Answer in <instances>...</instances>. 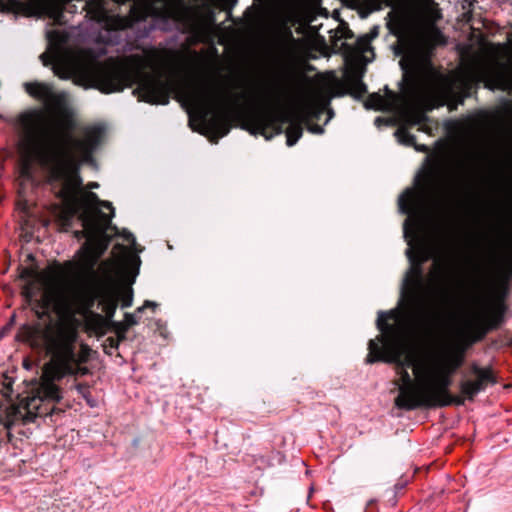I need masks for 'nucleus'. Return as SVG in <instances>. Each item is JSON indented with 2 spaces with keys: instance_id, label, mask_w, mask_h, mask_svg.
<instances>
[{
  "instance_id": "obj_1",
  "label": "nucleus",
  "mask_w": 512,
  "mask_h": 512,
  "mask_svg": "<svg viewBox=\"0 0 512 512\" xmlns=\"http://www.w3.org/2000/svg\"><path fill=\"white\" fill-rule=\"evenodd\" d=\"M406 255L410 267L402 280L398 305L387 312H378L376 326L381 334L376 339L369 340V353L365 362L372 364L383 361L395 365L396 369L413 368L417 375L420 367L417 365L415 357L411 354L404 356V352L394 340L395 328L389 321H398L403 314L410 324L421 328H430L435 320L436 311L434 303L420 292L423 287L421 262H417L411 249L406 250Z\"/></svg>"
},
{
  "instance_id": "obj_2",
  "label": "nucleus",
  "mask_w": 512,
  "mask_h": 512,
  "mask_svg": "<svg viewBox=\"0 0 512 512\" xmlns=\"http://www.w3.org/2000/svg\"><path fill=\"white\" fill-rule=\"evenodd\" d=\"M35 10L59 25H66L69 20L66 14L83 13L85 19L94 22L95 40L107 46L122 45L123 51L141 50L137 41L128 40L129 29L132 28L133 17L120 15L119 0H28ZM20 0H0V11L18 12L22 9Z\"/></svg>"
},
{
  "instance_id": "obj_3",
  "label": "nucleus",
  "mask_w": 512,
  "mask_h": 512,
  "mask_svg": "<svg viewBox=\"0 0 512 512\" xmlns=\"http://www.w3.org/2000/svg\"><path fill=\"white\" fill-rule=\"evenodd\" d=\"M34 283L26 284L21 292L25 303L39 320L32 324L24 323L19 327L16 339L27 343L33 349L43 350L54 359L61 360L72 352L70 340L61 326L55 327L52 312L60 313L61 308L55 303L53 295L45 293L36 297Z\"/></svg>"
},
{
  "instance_id": "obj_4",
  "label": "nucleus",
  "mask_w": 512,
  "mask_h": 512,
  "mask_svg": "<svg viewBox=\"0 0 512 512\" xmlns=\"http://www.w3.org/2000/svg\"><path fill=\"white\" fill-rule=\"evenodd\" d=\"M470 373L475 379H463L459 383V389L463 397H455L450 392L453 383V375L443 367H437L431 384L422 393L423 407H445L452 404L463 405L465 399L473 401L476 395L486 387L496 383V378L491 368H482L477 363L470 365Z\"/></svg>"
},
{
  "instance_id": "obj_5",
  "label": "nucleus",
  "mask_w": 512,
  "mask_h": 512,
  "mask_svg": "<svg viewBox=\"0 0 512 512\" xmlns=\"http://www.w3.org/2000/svg\"><path fill=\"white\" fill-rule=\"evenodd\" d=\"M25 91L36 100L43 103L45 108L53 113L64 112L68 106V95L65 92H56L54 86L44 82H26Z\"/></svg>"
},
{
  "instance_id": "obj_6",
  "label": "nucleus",
  "mask_w": 512,
  "mask_h": 512,
  "mask_svg": "<svg viewBox=\"0 0 512 512\" xmlns=\"http://www.w3.org/2000/svg\"><path fill=\"white\" fill-rule=\"evenodd\" d=\"M82 161L78 160L69 147L54 152L49 167V181H65L71 174H80Z\"/></svg>"
},
{
  "instance_id": "obj_7",
  "label": "nucleus",
  "mask_w": 512,
  "mask_h": 512,
  "mask_svg": "<svg viewBox=\"0 0 512 512\" xmlns=\"http://www.w3.org/2000/svg\"><path fill=\"white\" fill-rule=\"evenodd\" d=\"M133 74L121 65H114L100 72L97 77V88L105 94L121 92L133 84Z\"/></svg>"
},
{
  "instance_id": "obj_8",
  "label": "nucleus",
  "mask_w": 512,
  "mask_h": 512,
  "mask_svg": "<svg viewBox=\"0 0 512 512\" xmlns=\"http://www.w3.org/2000/svg\"><path fill=\"white\" fill-rule=\"evenodd\" d=\"M296 120L297 118L286 111L269 112L257 118L255 129L257 133L270 140L274 135L283 134L286 126H290Z\"/></svg>"
},
{
  "instance_id": "obj_9",
  "label": "nucleus",
  "mask_w": 512,
  "mask_h": 512,
  "mask_svg": "<svg viewBox=\"0 0 512 512\" xmlns=\"http://www.w3.org/2000/svg\"><path fill=\"white\" fill-rule=\"evenodd\" d=\"M170 84L159 78L148 77L133 90V94L138 96L139 101L150 104L169 103Z\"/></svg>"
},
{
  "instance_id": "obj_10",
  "label": "nucleus",
  "mask_w": 512,
  "mask_h": 512,
  "mask_svg": "<svg viewBox=\"0 0 512 512\" xmlns=\"http://www.w3.org/2000/svg\"><path fill=\"white\" fill-rule=\"evenodd\" d=\"M402 384L399 386V395L395 398V405L402 410L410 411L423 407L422 393L416 390L413 379L408 370L396 369Z\"/></svg>"
},
{
  "instance_id": "obj_11",
  "label": "nucleus",
  "mask_w": 512,
  "mask_h": 512,
  "mask_svg": "<svg viewBox=\"0 0 512 512\" xmlns=\"http://www.w3.org/2000/svg\"><path fill=\"white\" fill-rule=\"evenodd\" d=\"M391 33L397 37L392 46L395 56H403L407 51H418L424 41L423 37L408 24L399 22L389 25Z\"/></svg>"
},
{
  "instance_id": "obj_12",
  "label": "nucleus",
  "mask_w": 512,
  "mask_h": 512,
  "mask_svg": "<svg viewBox=\"0 0 512 512\" xmlns=\"http://www.w3.org/2000/svg\"><path fill=\"white\" fill-rule=\"evenodd\" d=\"M59 372L54 373L51 377L45 376L41 379L40 384L36 388V395L32 402L39 400L40 403H58L63 398L61 388L55 384L56 380L61 379Z\"/></svg>"
},
{
  "instance_id": "obj_13",
  "label": "nucleus",
  "mask_w": 512,
  "mask_h": 512,
  "mask_svg": "<svg viewBox=\"0 0 512 512\" xmlns=\"http://www.w3.org/2000/svg\"><path fill=\"white\" fill-rule=\"evenodd\" d=\"M146 13L163 24L169 25L176 19L177 7L175 0H145Z\"/></svg>"
},
{
  "instance_id": "obj_14",
  "label": "nucleus",
  "mask_w": 512,
  "mask_h": 512,
  "mask_svg": "<svg viewBox=\"0 0 512 512\" xmlns=\"http://www.w3.org/2000/svg\"><path fill=\"white\" fill-rule=\"evenodd\" d=\"M104 129L100 126H95L87 130L84 140L77 141V147L84 153L82 163L95 164L93 153L99 147Z\"/></svg>"
},
{
  "instance_id": "obj_15",
  "label": "nucleus",
  "mask_w": 512,
  "mask_h": 512,
  "mask_svg": "<svg viewBox=\"0 0 512 512\" xmlns=\"http://www.w3.org/2000/svg\"><path fill=\"white\" fill-rule=\"evenodd\" d=\"M379 35V27L373 26L369 33L361 35L356 38L355 42L348 43L345 42L343 46L346 48V54L357 56V55H365L366 53H371L372 58L366 59L367 62H371L375 56L374 49L371 46V42L373 39L377 38Z\"/></svg>"
},
{
  "instance_id": "obj_16",
  "label": "nucleus",
  "mask_w": 512,
  "mask_h": 512,
  "mask_svg": "<svg viewBox=\"0 0 512 512\" xmlns=\"http://www.w3.org/2000/svg\"><path fill=\"white\" fill-rule=\"evenodd\" d=\"M110 281L111 278L108 280L100 305H102V310L107 320L112 321L118 307V294L111 287Z\"/></svg>"
},
{
  "instance_id": "obj_17",
  "label": "nucleus",
  "mask_w": 512,
  "mask_h": 512,
  "mask_svg": "<svg viewBox=\"0 0 512 512\" xmlns=\"http://www.w3.org/2000/svg\"><path fill=\"white\" fill-rule=\"evenodd\" d=\"M209 113V111L204 112L205 119L208 117ZM206 120L209 129L214 133L216 139L225 137L230 132L229 121L226 117L214 114ZM214 143H217V140H215Z\"/></svg>"
},
{
  "instance_id": "obj_18",
  "label": "nucleus",
  "mask_w": 512,
  "mask_h": 512,
  "mask_svg": "<svg viewBox=\"0 0 512 512\" xmlns=\"http://www.w3.org/2000/svg\"><path fill=\"white\" fill-rule=\"evenodd\" d=\"M56 58L57 55H50L48 52H44L39 56L40 61L45 67H49L52 65V70L56 76H58L61 79H69V69L66 67L65 64L61 63L60 61L54 63Z\"/></svg>"
},
{
  "instance_id": "obj_19",
  "label": "nucleus",
  "mask_w": 512,
  "mask_h": 512,
  "mask_svg": "<svg viewBox=\"0 0 512 512\" xmlns=\"http://www.w3.org/2000/svg\"><path fill=\"white\" fill-rule=\"evenodd\" d=\"M384 90L387 97L382 96L380 93H372L364 103L365 107L367 109L382 110L395 97V93L387 85L384 87Z\"/></svg>"
},
{
  "instance_id": "obj_20",
  "label": "nucleus",
  "mask_w": 512,
  "mask_h": 512,
  "mask_svg": "<svg viewBox=\"0 0 512 512\" xmlns=\"http://www.w3.org/2000/svg\"><path fill=\"white\" fill-rule=\"evenodd\" d=\"M199 97L202 101L212 106H223L227 102V94L221 89L201 91Z\"/></svg>"
},
{
  "instance_id": "obj_21",
  "label": "nucleus",
  "mask_w": 512,
  "mask_h": 512,
  "mask_svg": "<svg viewBox=\"0 0 512 512\" xmlns=\"http://www.w3.org/2000/svg\"><path fill=\"white\" fill-rule=\"evenodd\" d=\"M109 278L110 276L108 275L105 280H97L95 282L93 289L89 292L87 297L88 309L93 308L96 301H98L99 304L101 303Z\"/></svg>"
},
{
  "instance_id": "obj_22",
  "label": "nucleus",
  "mask_w": 512,
  "mask_h": 512,
  "mask_svg": "<svg viewBox=\"0 0 512 512\" xmlns=\"http://www.w3.org/2000/svg\"><path fill=\"white\" fill-rule=\"evenodd\" d=\"M284 133L286 134L287 146H294L303 135L302 120L297 119L294 123H291V125L286 128Z\"/></svg>"
},
{
  "instance_id": "obj_23",
  "label": "nucleus",
  "mask_w": 512,
  "mask_h": 512,
  "mask_svg": "<svg viewBox=\"0 0 512 512\" xmlns=\"http://www.w3.org/2000/svg\"><path fill=\"white\" fill-rule=\"evenodd\" d=\"M414 198V192L412 189H406L398 197V209L403 215H409L411 212V201Z\"/></svg>"
},
{
  "instance_id": "obj_24",
  "label": "nucleus",
  "mask_w": 512,
  "mask_h": 512,
  "mask_svg": "<svg viewBox=\"0 0 512 512\" xmlns=\"http://www.w3.org/2000/svg\"><path fill=\"white\" fill-rule=\"evenodd\" d=\"M464 364V351L461 350L457 353H455L453 356H451L445 364L441 365L440 367H443L445 370L451 372L452 374H455L459 368L462 367Z\"/></svg>"
},
{
  "instance_id": "obj_25",
  "label": "nucleus",
  "mask_w": 512,
  "mask_h": 512,
  "mask_svg": "<svg viewBox=\"0 0 512 512\" xmlns=\"http://www.w3.org/2000/svg\"><path fill=\"white\" fill-rule=\"evenodd\" d=\"M507 311V306L503 301H499L491 314V327L498 328L503 322L505 318V314Z\"/></svg>"
},
{
  "instance_id": "obj_26",
  "label": "nucleus",
  "mask_w": 512,
  "mask_h": 512,
  "mask_svg": "<svg viewBox=\"0 0 512 512\" xmlns=\"http://www.w3.org/2000/svg\"><path fill=\"white\" fill-rule=\"evenodd\" d=\"M51 182L63 185L66 190L81 189L83 186V180L80 174H71L65 181Z\"/></svg>"
},
{
  "instance_id": "obj_27",
  "label": "nucleus",
  "mask_w": 512,
  "mask_h": 512,
  "mask_svg": "<svg viewBox=\"0 0 512 512\" xmlns=\"http://www.w3.org/2000/svg\"><path fill=\"white\" fill-rule=\"evenodd\" d=\"M125 322H113L115 327H124V332H127L130 327L137 325L139 323V317L136 313H128L124 314Z\"/></svg>"
},
{
  "instance_id": "obj_28",
  "label": "nucleus",
  "mask_w": 512,
  "mask_h": 512,
  "mask_svg": "<svg viewBox=\"0 0 512 512\" xmlns=\"http://www.w3.org/2000/svg\"><path fill=\"white\" fill-rule=\"evenodd\" d=\"M352 87L356 98H362L368 93L367 85L362 81L361 76H355L352 79Z\"/></svg>"
},
{
  "instance_id": "obj_29",
  "label": "nucleus",
  "mask_w": 512,
  "mask_h": 512,
  "mask_svg": "<svg viewBox=\"0 0 512 512\" xmlns=\"http://www.w3.org/2000/svg\"><path fill=\"white\" fill-rule=\"evenodd\" d=\"M396 135L398 136L400 143L404 145L414 146L416 143V136L407 130H398Z\"/></svg>"
},
{
  "instance_id": "obj_30",
  "label": "nucleus",
  "mask_w": 512,
  "mask_h": 512,
  "mask_svg": "<svg viewBox=\"0 0 512 512\" xmlns=\"http://www.w3.org/2000/svg\"><path fill=\"white\" fill-rule=\"evenodd\" d=\"M98 205H100L101 207H104V208H106V209L111 211V215L110 216H107L106 214H104L100 210L98 211V213L103 217V219L105 221L111 222V219L115 216V211H114V207H113L112 203L109 202V201L100 200Z\"/></svg>"
},
{
  "instance_id": "obj_31",
  "label": "nucleus",
  "mask_w": 512,
  "mask_h": 512,
  "mask_svg": "<svg viewBox=\"0 0 512 512\" xmlns=\"http://www.w3.org/2000/svg\"><path fill=\"white\" fill-rule=\"evenodd\" d=\"M507 81L505 79V76L503 74V72H498L496 77H495V80H494V86L495 88H498V89H501V90H506L507 88Z\"/></svg>"
},
{
  "instance_id": "obj_32",
  "label": "nucleus",
  "mask_w": 512,
  "mask_h": 512,
  "mask_svg": "<svg viewBox=\"0 0 512 512\" xmlns=\"http://www.w3.org/2000/svg\"><path fill=\"white\" fill-rule=\"evenodd\" d=\"M75 388H76L77 392L89 402V400H88V396H90L89 386L85 383H78V384H76Z\"/></svg>"
},
{
  "instance_id": "obj_33",
  "label": "nucleus",
  "mask_w": 512,
  "mask_h": 512,
  "mask_svg": "<svg viewBox=\"0 0 512 512\" xmlns=\"http://www.w3.org/2000/svg\"><path fill=\"white\" fill-rule=\"evenodd\" d=\"M30 405H33V407L37 409V415L38 416L52 415V414H54L56 412H60L61 411L60 409H57L54 406H52L49 410L48 409L42 410L41 407L36 405V404L31 403Z\"/></svg>"
},
{
  "instance_id": "obj_34",
  "label": "nucleus",
  "mask_w": 512,
  "mask_h": 512,
  "mask_svg": "<svg viewBox=\"0 0 512 512\" xmlns=\"http://www.w3.org/2000/svg\"><path fill=\"white\" fill-rule=\"evenodd\" d=\"M133 303V290L130 288L124 295L122 299V308H128Z\"/></svg>"
},
{
  "instance_id": "obj_35",
  "label": "nucleus",
  "mask_w": 512,
  "mask_h": 512,
  "mask_svg": "<svg viewBox=\"0 0 512 512\" xmlns=\"http://www.w3.org/2000/svg\"><path fill=\"white\" fill-rule=\"evenodd\" d=\"M107 344L105 345V353L107 354H111L110 351L107 350V348H110V349H118L119 347V340L113 338V337H109L107 340H106Z\"/></svg>"
},
{
  "instance_id": "obj_36",
  "label": "nucleus",
  "mask_w": 512,
  "mask_h": 512,
  "mask_svg": "<svg viewBox=\"0 0 512 512\" xmlns=\"http://www.w3.org/2000/svg\"><path fill=\"white\" fill-rule=\"evenodd\" d=\"M122 237L125 241L129 242L131 245H136V238L135 236L128 230L124 229L122 232Z\"/></svg>"
},
{
  "instance_id": "obj_37",
  "label": "nucleus",
  "mask_w": 512,
  "mask_h": 512,
  "mask_svg": "<svg viewBox=\"0 0 512 512\" xmlns=\"http://www.w3.org/2000/svg\"><path fill=\"white\" fill-rule=\"evenodd\" d=\"M19 120H20V124L24 128L28 129L32 123V116L31 115H22Z\"/></svg>"
},
{
  "instance_id": "obj_38",
  "label": "nucleus",
  "mask_w": 512,
  "mask_h": 512,
  "mask_svg": "<svg viewBox=\"0 0 512 512\" xmlns=\"http://www.w3.org/2000/svg\"><path fill=\"white\" fill-rule=\"evenodd\" d=\"M21 174L23 177L27 178V179H30L32 178V171H31V166L30 164H25L22 169H21Z\"/></svg>"
},
{
  "instance_id": "obj_39",
  "label": "nucleus",
  "mask_w": 512,
  "mask_h": 512,
  "mask_svg": "<svg viewBox=\"0 0 512 512\" xmlns=\"http://www.w3.org/2000/svg\"><path fill=\"white\" fill-rule=\"evenodd\" d=\"M308 131L313 134H323L324 128L321 127L320 125L315 124V125L308 126Z\"/></svg>"
},
{
  "instance_id": "obj_40",
  "label": "nucleus",
  "mask_w": 512,
  "mask_h": 512,
  "mask_svg": "<svg viewBox=\"0 0 512 512\" xmlns=\"http://www.w3.org/2000/svg\"><path fill=\"white\" fill-rule=\"evenodd\" d=\"M117 330H118V336H117V340H119V343L121 341H124L126 339V332H124V327H116Z\"/></svg>"
},
{
  "instance_id": "obj_41",
  "label": "nucleus",
  "mask_w": 512,
  "mask_h": 512,
  "mask_svg": "<svg viewBox=\"0 0 512 512\" xmlns=\"http://www.w3.org/2000/svg\"><path fill=\"white\" fill-rule=\"evenodd\" d=\"M473 5H474V1H472V0H465L462 3L463 9L468 10L469 12H471Z\"/></svg>"
},
{
  "instance_id": "obj_42",
  "label": "nucleus",
  "mask_w": 512,
  "mask_h": 512,
  "mask_svg": "<svg viewBox=\"0 0 512 512\" xmlns=\"http://www.w3.org/2000/svg\"><path fill=\"white\" fill-rule=\"evenodd\" d=\"M343 38L346 40L354 39V41H355L357 37H355L353 31H351L350 29H347V31H345L343 34Z\"/></svg>"
},
{
  "instance_id": "obj_43",
  "label": "nucleus",
  "mask_w": 512,
  "mask_h": 512,
  "mask_svg": "<svg viewBox=\"0 0 512 512\" xmlns=\"http://www.w3.org/2000/svg\"><path fill=\"white\" fill-rule=\"evenodd\" d=\"M272 90L275 94H280L283 91V86L281 83L277 82L273 84Z\"/></svg>"
},
{
  "instance_id": "obj_44",
  "label": "nucleus",
  "mask_w": 512,
  "mask_h": 512,
  "mask_svg": "<svg viewBox=\"0 0 512 512\" xmlns=\"http://www.w3.org/2000/svg\"><path fill=\"white\" fill-rule=\"evenodd\" d=\"M415 148L416 151H419V152H427L428 151V147L424 144H417L415 143V145L413 146Z\"/></svg>"
},
{
  "instance_id": "obj_45",
  "label": "nucleus",
  "mask_w": 512,
  "mask_h": 512,
  "mask_svg": "<svg viewBox=\"0 0 512 512\" xmlns=\"http://www.w3.org/2000/svg\"><path fill=\"white\" fill-rule=\"evenodd\" d=\"M88 196L92 201L96 202L97 204L100 202V199L96 193L90 191Z\"/></svg>"
},
{
  "instance_id": "obj_46",
  "label": "nucleus",
  "mask_w": 512,
  "mask_h": 512,
  "mask_svg": "<svg viewBox=\"0 0 512 512\" xmlns=\"http://www.w3.org/2000/svg\"><path fill=\"white\" fill-rule=\"evenodd\" d=\"M144 305H145L146 308H148V307L156 308L158 306L157 303H155L153 301H149V300H146L144 302Z\"/></svg>"
},
{
  "instance_id": "obj_47",
  "label": "nucleus",
  "mask_w": 512,
  "mask_h": 512,
  "mask_svg": "<svg viewBox=\"0 0 512 512\" xmlns=\"http://www.w3.org/2000/svg\"><path fill=\"white\" fill-rule=\"evenodd\" d=\"M29 276H30V272L27 269H24L22 274H21V278L22 279H27V278H29Z\"/></svg>"
},
{
  "instance_id": "obj_48",
  "label": "nucleus",
  "mask_w": 512,
  "mask_h": 512,
  "mask_svg": "<svg viewBox=\"0 0 512 512\" xmlns=\"http://www.w3.org/2000/svg\"><path fill=\"white\" fill-rule=\"evenodd\" d=\"M448 295H449V293H448V290L446 288L441 289V296H442V298L447 299Z\"/></svg>"
},
{
  "instance_id": "obj_49",
  "label": "nucleus",
  "mask_w": 512,
  "mask_h": 512,
  "mask_svg": "<svg viewBox=\"0 0 512 512\" xmlns=\"http://www.w3.org/2000/svg\"><path fill=\"white\" fill-rule=\"evenodd\" d=\"M88 187H89L90 189H96V188H99V183H97V182H90V183L88 184Z\"/></svg>"
},
{
  "instance_id": "obj_50",
  "label": "nucleus",
  "mask_w": 512,
  "mask_h": 512,
  "mask_svg": "<svg viewBox=\"0 0 512 512\" xmlns=\"http://www.w3.org/2000/svg\"><path fill=\"white\" fill-rule=\"evenodd\" d=\"M23 366L25 369L29 370L32 367V364L28 360L23 361Z\"/></svg>"
},
{
  "instance_id": "obj_51",
  "label": "nucleus",
  "mask_w": 512,
  "mask_h": 512,
  "mask_svg": "<svg viewBox=\"0 0 512 512\" xmlns=\"http://www.w3.org/2000/svg\"><path fill=\"white\" fill-rule=\"evenodd\" d=\"M432 193H433V196L436 198V199H440V193L438 190H436L435 188H433L432 190Z\"/></svg>"
},
{
  "instance_id": "obj_52",
  "label": "nucleus",
  "mask_w": 512,
  "mask_h": 512,
  "mask_svg": "<svg viewBox=\"0 0 512 512\" xmlns=\"http://www.w3.org/2000/svg\"><path fill=\"white\" fill-rule=\"evenodd\" d=\"M145 308H146V307H145V305L143 304V306L138 307V308L136 309L135 313L138 315L139 313H142V312L144 311V309H145Z\"/></svg>"
},
{
  "instance_id": "obj_53",
  "label": "nucleus",
  "mask_w": 512,
  "mask_h": 512,
  "mask_svg": "<svg viewBox=\"0 0 512 512\" xmlns=\"http://www.w3.org/2000/svg\"><path fill=\"white\" fill-rule=\"evenodd\" d=\"M83 225H84V226L91 225V224H90V221H89V219H88V218H85V219L83 220Z\"/></svg>"
},
{
  "instance_id": "obj_54",
  "label": "nucleus",
  "mask_w": 512,
  "mask_h": 512,
  "mask_svg": "<svg viewBox=\"0 0 512 512\" xmlns=\"http://www.w3.org/2000/svg\"><path fill=\"white\" fill-rule=\"evenodd\" d=\"M85 233H86V230L85 231H80V232L76 233V236L77 237H82Z\"/></svg>"
},
{
  "instance_id": "obj_55",
  "label": "nucleus",
  "mask_w": 512,
  "mask_h": 512,
  "mask_svg": "<svg viewBox=\"0 0 512 512\" xmlns=\"http://www.w3.org/2000/svg\"><path fill=\"white\" fill-rule=\"evenodd\" d=\"M381 121H382V118H381V117H377V118L375 119V123H376V124H378V123H379V122H381Z\"/></svg>"
},
{
  "instance_id": "obj_56",
  "label": "nucleus",
  "mask_w": 512,
  "mask_h": 512,
  "mask_svg": "<svg viewBox=\"0 0 512 512\" xmlns=\"http://www.w3.org/2000/svg\"><path fill=\"white\" fill-rule=\"evenodd\" d=\"M149 30H145V32L142 34V37L148 36Z\"/></svg>"
},
{
  "instance_id": "obj_57",
  "label": "nucleus",
  "mask_w": 512,
  "mask_h": 512,
  "mask_svg": "<svg viewBox=\"0 0 512 512\" xmlns=\"http://www.w3.org/2000/svg\"><path fill=\"white\" fill-rule=\"evenodd\" d=\"M328 114H329V119H330V118L333 116L334 112H333L332 110H330V111L328 112Z\"/></svg>"
},
{
  "instance_id": "obj_58",
  "label": "nucleus",
  "mask_w": 512,
  "mask_h": 512,
  "mask_svg": "<svg viewBox=\"0 0 512 512\" xmlns=\"http://www.w3.org/2000/svg\"><path fill=\"white\" fill-rule=\"evenodd\" d=\"M400 64H401V66H402V69H405V66H404V62H403V60H401V61H400Z\"/></svg>"
},
{
  "instance_id": "obj_59",
  "label": "nucleus",
  "mask_w": 512,
  "mask_h": 512,
  "mask_svg": "<svg viewBox=\"0 0 512 512\" xmlns=\"http://www.w3.org/2000/svg\"><path fill=\"white\" fill-rule=\"evenodd\" d=\"M133 12H134V7H133V6H131V7H130V13H133Z\"/></svg>"
},
{
  "instance_id": "obj_60",
  "label": "nucleus",
  "mask_w": 512,
  "mask_h": 512,
  "mask_svg": "<svg viewBox=\"0 0 512 512\" xmlns=\"http://www.w3.org/2000/svg\"><path fill=\"white\" fill-rule=\"evenodd\" d=\"M3 334H4V332H3V331H1V332H0V339L3 337Z\"/></svg>"
},
{
  "instance_id": "obj_61",
  "label": "nucleus",
  "mask_w": 512,
  "mask_h": 512,
  "mask_svg": "<svg viewBox=\"0 0 512 512\" xmlns=\"http://www.w3.org/2000/svg\"><path fill=\"white\" fill-rule=\"evenodd\" d=\"M476 270L479 271L480 270V266L479 265H476Z\"/></svg>"
}]
</instances>
